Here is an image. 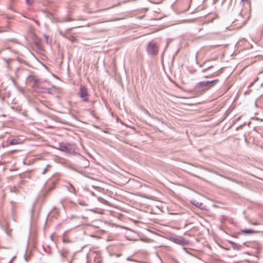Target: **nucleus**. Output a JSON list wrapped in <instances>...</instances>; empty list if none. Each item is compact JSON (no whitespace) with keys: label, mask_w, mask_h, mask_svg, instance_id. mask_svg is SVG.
Masks as SVG:
<instances>
[{"label":"nucleus","mask_w":263,"mask_h":263,"mask_svg":"<svg viewBox=\"0 0 263 263\" xmlns=\"http://www.w3.org/2000/svg\"><path fill=\"white\" fill-rule=\"evenodd\" d=\"M56 148L68 154L76 155L78 154L79 151L76 145L72 144L59 143Z\"/></svg>","instance_id":"obj_1"},{"label":"nucleus","mask_w":263,"mask_h":263,"mask_svg":"<svg viewBox=\"0 0 263 263\" xmlns=\"http://www.w3.org/2000/svg\"><path fill=\"white\" fill-rule=\"evenodd\" d=\"M211 87L210 81H201L196 84L195 86V90L197 92H199L201 94L207 91Z\"/></svg>","instance_id":"obj_2"},{"label":"nucleus","mask_w":263,"mask_h":263,"mask_svg":"<svg viewBox=\"0 0 263 263\" xmlns=\"http://www.w3.org/2000/svg\"><path fill=\"white\" fill-rule=\"evenodd\" d=\"M146 50L148 54L155 55L157 54L158 49L156 44L153 41H151L148 44Z\"/></svg>","instance_id":"obj_3"},{"label":"nucleus","mask_w":263,"mask_h":263,"mask_svg":"<svg viewBox=\"0 0 263 263\" xmlns=\"http://www.w3.org/2000/svg\"><path fill=\"white\" fill-rule=\"evenodd\" d=\"M88 174V173L85 171H83V176H85L86 177L84 180L83 179V182H84L86 185L88 186L90 185L92 188L96 187V186L93 184L95 180L93 179L92 177L89 176Z\"/></svg>","instance_id":"obj_4"},{"label":"nucleus","mask_w":263,"mask_h":263,"mask_svg":"<svg viewBox=\"0 0 263 263\" xmlns=\"http://www.w3.org/2000/svg\"><path fill=\"white\" fill-rule=\"evenodd\" d=\"M26 82L28 83L32 82V87L35 88H39V83L40 82V80L36 79L34 77L30 75L28 77H27L26 79Z\"/></svg>","instance_id":"obj_5"},{"label":"nucleus","mask_w":263,"mask_h":263,"mask_svg":"<svg viewBox=\"0 0 263 263\" xmlns=\"http://www.w3.org/2000/svg\"><path fill=\"white\" fill-rule=\"evenodd\" d=\"M86 102L88 103L89 105L88 107H90V109H91V107H92L93 105V102L92 101L88 102V93L86 89L83 86V103ZM83 106H84V104H83Z\"/></svg>","instance_id":"obj_6"},{"label":"nucleus","mask_w":263,"mask_h":263,"mask_svg":"<svg viewBox=\"0 0 263 263\" xmlns=\"http://www.w3.org/2000/svg\"><path fill=\"white\" fill-rule=\"evenodd\" d=\"M173 241L178 245H180L181 246H185L188 243V241L185 240V239L180 237H177L173 238Z\"/></svg>","instance_id":"obj_7"},{"label":"nucleus","mask_w":263,"mask_h":263,"mask_svg":"<svg viewBox=\"0 0 263 263\" xmlns=\"http://www.w3.org/2000/svg\"><path fill=\"white\" fill-rule=\"evenodd\" d=\"M66 187L69 192H70L71 193H73L74 194L77 193V190H76V188L71 184L68 183L66 185Z\"/></svg>","instance_id":"obj_8"},{"label":"nucleus","mask_w":263,"mask_h":263,"mask_svg":"<svg viewBox=\"0 0 263 263\" xmlns=\"http://www.w3.org/2000/svg\"><path fill=\"white\" fill-rule=\"evenodd\" d=\"M230 242L232 244V247L234 250H238L240 249V246L236 243L235 242L230 241Z\"/></svg>","instance_id":"obj_9"},{"label":"nucleus","mask_w":263,"mask_h":263,"mask_svg":"<svg viewBox=\"0 0 263 263\" xmlns=\"http://www.w3.org/2000/svg\"><path fill=\"white\" fill-rule=\"evenodd\" d=\"M53 186L50 187V189H48V190L47 189H45V190L43 191V192L42 193V196H43L44 198H45L47 195V194H48V193L53 189Z\"/></svg>","instance_id":"obj_10"},{"label":"nucleus","mask_w":263,"mask_h":263,"mask_svg":"<svg viewBox=\"0 0 263 263\" xmlns=\"http://www.w3.org/2000/svg\"><path fill=\"white\" fill-rule=\"evenodd\" d=\"M90 194L92 195V199L90 201H85L83 200V205H89L90 204L91 202L92 201V199H95L94 197H93L94 194H93V192L91 191V193Z\"/></svg>","instance_id":"obj_11"},{"label":"nucleus","mask_w":263,"mask_h":263,"mask_svg":"<svg viewBox=\"0 0 263 263\" xmlns=\"http://www.w3.org/2000/svg\"><path fill=\"white\" fill-rule=\"evenodd\" d=\"M218 74H219L218 71H216L213 72L212 74H211L208 75V76H204V77L205 78H213V77H214L215 76H218Z\"/></svg>","instance_id":"obj_12"},{"label":"nucleus","mask_w":263,"mask_h":263,"mask_svg":"<svg viewBox=\"0 0 263 263\" xmlns=\"http://www.w3.org/2000/svg\"><path fill=\"white\" fill-rule=\"evenodd\" d=\"M89 165V161L87 159H85L83 157V167H88Z\"/></svg>","instance_id":"obj_13"},{"label":"nucleus","mask_w":263,"mask_h":263,"mask_svg":"<svg viewBox=\"0 0 263 263\" xmlns=\"http://www.w3.org/2000/svg\"><path fill=\"white\" fill-rule=\"evenodd\" d=\"M242 233L245 234H252L254 233L255 232L251 229H245L241 231Z\"/></svg>","instance_id":"obj_14"},{"label":"nucleus","mask_w":263,"mask_h":263,"mask_svg":"<svg viewBox=\"0 0 263 263\" xmlns=\"http://www.w3.org/2000/svg\"><path fill=\"white\" fill-rule=\"evenodd\" d=\"M19 142L17 139H12L10 141V144L11 145H16L18 144Z\"/></svg>","instance_id":"obj_15"},{"label":"nucleus","mask_w":263,"mask_h":263,"mask_svg":"<svg viewBox=\"0 0 263 263\" xmlns=\"http://www.w3.org/2000/svg\"><path fill=\"white\" fill-rule=\"evenodd\" d=\"M61 255L63 258H64L67 253V251L66 250L63 249L60 251Z\"/></svg>","instance_id":"obj_16"},{"label":"nucleus","mask_w":263,"mask_h":263,"mask_svg":"<svg viewBox=\"0 0 263 263\" xmlns=\"http://www.w3.org/2000/svg\"><path fill=\"white\" fill-rule=\"evenodd\" d=\"M218 81V79H215L212 81H210L211 87H213L214 85H215Z\"/></svg>","instance_id":"obj_17"},{"label":"nucleus","mask_w":263,"mask_h":263,"mask_svg":"<svg viewBox=\"0 0 263 263\" xmlns=\"http://www.w3.org/2000/svg\"><path fill=\"white\" fill-rule=\"evenodd\" d=\"M10 191L11 192L17 193L18 192V189L15 186H12L10 187Z\"/></svg>","instance_id":"obj_18"},{"label":"nucleus","mask_w":263,"mask_h":263,"mask_svg":"<svg viewBox=\"0 0 263 263\" xmlns=\"http://www.w3.org/2000/svg\"><path fill=\"white\" fill-rule=\"evenodd\" d=\"M212 67H213V66H209L206 68L202 69L201 70V72L202 73H205L206 71H208V70L210 69Z\"/></svg>","instance_id":"obj_19"},{"label":"nucleus","mask_w":263,"mask_h":263,"mask_svg":"<svg viewBox=\"0 0 263 263\" xmlns=\"http://www.w3.org/2000/svg\"><path fill=\"white\" fill-rule=\"evenodd\" d=\"M50 166V165L48 164L46 166V167L45 168L44 171L42 172V174H45L46 173V172L48 171V168Z\"/></svg>","instance_id":"obj_20"},{"label":"nucleus","mask_w":263,"mask_h":263,"mask_svg":"<svg viewBox=\"0 0 263 263\" xmlns=\"http://www.w3.org/2000/svg\"><path fill=\"white\" fill-rule=\"evenodd\" d=\"M84 190H86V193L85 194V198H86V197H88V191L90 190V188L89 187H86V188H85Z\"/></svg>","instance_id":"obj_21"},{"label":"nucleus","mask_w":263,"mask_h":263,"mask_svg":"<svg viewBox=\"0 0 263 263\" xmlns=\"http://www.w3.org/2000/svg\"><path fill=\"white\" fill-rule=\"evenodd\" d=\"M79 96L82 98V85H81L80 87Z\"/></svg>","instance_id":"obj_22"},{"label":"nucleus","mask_w":263,"mask_h":263,"mask_svg":"<svg viewBox=\"0 0 263 263\" xmlns=\"http://www.w3.org/2000/svg\"><path fill=\"white\" fill-rule=\"evenodd\" d=\"M241 3H243V4H247L248 5H250V4L249 3V0H241Z\"/></svg>","instance_id":"obj_23"},{"label":"nucleus","mask_w":263,"mask_h":263,"mask_svg":"<svg viewBox=\"0 0 263 263\" xmlns=\"http://www.w3.org/2000/svg\"><path fill=\"white\" fill-rule=\"evenodd\" d=\"M26 3L29 5H32L33 3V0H26Z\"/></svg>","instance_id":"obj_24"},{"label":"nucleus","mask_w":263,"mask_h":263,"mask_svg":"<svg viewBox=\"0 0 263 263\" xmlns=\"http://www.w3.org/2000/svg\"><path fill=\"white\" fill-rule=\"evenodd\" d=\"M85 211L86 212H90V213H93V211H92V209H85Z\"/></svg>","instance_id":"obj_25"},{"label":"nucleus","mask_w":263,"mask_h":263,"mask_svg":"<svg viewBox=\"0 0 263 263\" xmlns=\"http://www.w3.org/2000/svg\"><path fill=\"white\" fill-rule=\"evenodd\" d=\"M258 79V78H257L256 79V80H255V81L254 82H252V83H251L250 84V85H249V87H250L252 86H253V85L254 84V83H255V82L256 81H257Z\"/></svg>","instance_id":"obj_26"},{"label":"nucleus","mask_w":263,"mask_h":263,"mask_svg":"<svg viewBox=\"0 0 263 263\" xmlns=\"http://www.w3.org/2000/svg\"><path fill=\"white\" fill-rule=\"evenodd\" d=\"M90 114L92 115L93 117H95V111L93 110H90Z\"/></svg>","instance_id":"obj_27"},{"label":"nucleus","mask_w":263,"mask_h":263,"mask_svg":"<svg viewBox=\"0 0 263 263\" xmlns=\"http://www.w3.org/2000/svg\"><path fill=\"white\" fill-rule=\"evenodd\" d=\"M88 254L86 255V258H87V261L86 263H88Z\"/></svg>","instance_id":"obj_28"},{"label":"nucleus","mask_w":263,"mask_h":263,"mask_svg":"<svg viewBox=\"0 0 263 263\" xmlns=\"http://www.w3.org/2000/svg\"><path fill=\"white\" fill-rule=\"evenodd\" d=\"M252 224L254 225H258L259 224L257 222H254Z\"/></svg>","instance_id":"obj_29"},{"label":"nucleus","mask_w":263,"mask_h":263,"mask_svg":"<svg viewBox=\"0 0 263 263\" xmlns=\"http://www.w3.org/2000/svg\"><path fill=\"white\" fill-rule=\"evenodd\" d=\"M63 242H68V240H66L65 239H63Z\"/></svg>","instance_id":"obj_30"},{"label":"nucleus","mask_w":263,"mask_h":263,"mask_svg":"<svg viewBox=\"0 0 263 263\" xmlns=\"http://www.w3.org/2000/svg\"><path fill=\"white\" fill-rule=\"evenodd\" d=\"M88 218V217H87V216L85 217L84 216H83V218L84 219V218Z\"/></svg>","instance_id":"obj_31"},{"label":"nucleus","mask_w":263,"mask_h":263,"mask_svg":"<svg viewBox=\"0 0 263 263\" xmlns=\"http://www.w3.org/2000/svg\"><path fill=\"white\" fill-rule=\"evenodd\" d=\"M45 37H46V42H47V43H48L47 36H45Z\"/></svg>","instance_id":"obj_32"},{"label":"nucleus","mask_w":263,"mask_h":263,"mask_svg":"<svg viewBox=\"0 0 263 263\" xmlns=\"http://www.w3.org/2000/svg\"><path fill=\"white\" fill-rule=\"evenodd\" d=\"M7 234H8V235H10V232H8H8H7Z\"/></svg>","instance_id":"obj_33"},{"label":"nucleus","mask_w":263,"mask_h":263,"mask_svg":"<svg viewBox=\"0 0 263 263\" xmlns=\"http://www.w3.org/2000/svg\"><path fill=\"white\" fill-rule=\"evenodd\" d=\"M79 203H80V204L82 205V202H79Z\"/></svg>","instance_id":"obj_34"},{"label":"nucleus","mask_w":263,"mask_h":263,"mask_svg":"<svg viewBox=\"0 0 263 263\" xmlns=\"http://www.w3.org/2000/svg\"><path fill=\"white\" fill-rule=\"evenodd\" d=\"M89 109H87V108H85V110H88Z\"/></svg>","instance_id":"obj_35"}]
</instances>
